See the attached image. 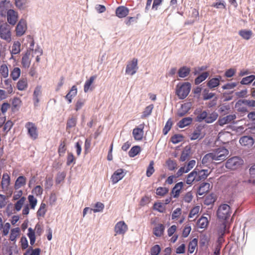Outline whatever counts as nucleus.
<instances>
[{
  "label": "nucleus",
  "instance_id": "nucleus-1",
  "mask_svg": "<svg viewBox=\"0 0 255 255\" xmlns=\"http://www.w3.org/2000/svg\"><path fill=\"white\" fill-rule=\"evenodd\" d=\"M211 153L214 161H219L218 163H220L227 159L229 151L224 147H220L214 149Z\"/></svg>",
  "mask_w": 255,
  "mask_h": 255
},
{
  "label": "nucleus",
  "instance_id": "nucleus-2",
  "mask_svg": "<svg viewBox=\"0 0 255 255\" xmlns=\"http://www.w3.org/2000/svg\"><path fill=\"white\" fill-rule=\"evenodd\" d=\"M191 88L189 82H185L179 86L178 85L176 88V94L180 99H184L189 94Z\"/></svg>",
  "mask_w": 255,
  "mask_h": 255
},
{
  "label": "nucleus",
  "instance_id": "nucleus-3",
  "mask_svg": "<svg viewBox=\"0 0 255 255\" xmlns=\"http://www.w3.org/2000/svg\"><path fill=\"white\" fill-rule=\"evenodd\" d=\"M27 134L32 140H36L38 137V129L37 126L34 123L28 122L25 125Z\"/></svg>",
  "mask_w": 255,
  "mask_h": 255
},
{
  "label": "nucleus",
  "instance_id": "nucleus-4",
  "mask_svg": "<svg viewBox=\"0 0 255 255\" xmlns=\"http://www.w3.org/2000/svg\"><path fill=\"white\" fill-rule=\"evenodd\" d=\"M231 214L230 206L223 204L219 206L217 211V216L221 220H225L228 219Z\"/></svg>",
  "mask_w": 255,
  "mask_h": 255
},
{
  "label": "nucleus",
  "instance_id": "nucleus-5",
  "mask_svg": "<svg viewBox=\"0 0 255 255\" xmlns=\"http://www.w3.org/2000/svg\"><path fill=\"white\" fill-rule=\"evenodd\" d=\"M0 37L8 42L11 40L10 27L6 22L0 25Z\"/></svg>",
  "mask_w": 255,
  "mask_h": 255
},
{
  "label": "nucleus",
  "instance_id": "nucleus-6",
  "mask_svg": "<svg viewBox=\"0 0 255 255\" xmlns=\"http://www.w3.org/2000/svg\"><path fill=\"white\" fill-rule=\"evenodd\" d=\"M243 163V160L238 156L229 158L226 163L227 168L234 170L239 167Z\"/></svg>",
  "mask_w": 255,
  "mask_h": 255
},
{
  "label": "nucleus",
  "instance_id": "nucleus-7",
  "mask_svg": "<svg viewBox=\"0 0 255 255\" xmlns=\"http://www.w3.org/2000/svg\"><path fill=\"white\" fill-rule=\"evenodd\" d=\"M204 126L199 125L197 126L193 131L190 135V138L191 140L197 139H202L204 137L205 133L203 132Z\"/></svg>",
  "mask_w": 255,
  "mask_h": 255
},
{
  "label": "nucleus",
  "instance_id": "nucleus-8",
  "mask_svg": "<svg viewBox=\"0 0 255 255\" xmlns=\"http://www.w3.org/2000/svg\"><path fill=\"white\" fill-rule=\"evenodd\" d=\"M144 127L145 124L142 123L133 129L132 134L135 140L141 141L142 140L144 136Z\"/></svg>",
  "mask_w": 255,
  "mask_h": 255
},
{
  "label": "nucleus",
  "instance_id": "nucleus-9",
  "mask_svg": "<svg viewBox=\"0 0 255 255\" xmlns=\"http://www.w3.org/2000/svg\"><path fill=\"white\" fill-rule=\"evenodd\" d=\"M27 29L26 22L24 19H21L16 26V35L17 36H21L24 34Z\"/></svg>",
  "mask_w": 255,
  "mask_h": 255
},
{
  "label": "nucleus",
  "instance_id": "nucleus-10",
  "mask_svg": "<svg viewBox=\"0 0 255 255\" xmlns=\"http://www.w3.org/2000/svg\"><path fill=\"white\" fill-rule=\"evenodd\" d=\"M7 20L9 24L14 25L16 24L18 19V13L12 9H9L7 11Z\"/></svg>",
  "mask_w": 255,
  "mask_h": 255
},
{
  "label": "nucleus",
  "instance_id": "nucleus-11",
  "mask_svg": "<svg viewBox=\"0 0 255 255\" xmlns=\"http://www.w3.org/2000/svg\"><path fill=\"white\" fill-rule=\"evenodd\" d=\"M128 230V227L127 224L124 221H120L118 222L114 228L115 232H116L115 236L117 234L124 235Z\"/></svg>",
  "mask_w": 255,
  "mask_h": 255
},
{
  "label": "nucleus",
  "instance_id": "nucleus-12",
  "mask_svg": "<svg viewBox=\"0 0 255 255\" xmlns=\"http://www.w3.org/2000/svg\"><path fill=\"white\" fill-rule=\"evenodd\" d=\"M237 117L235 114L229 115L224 117H220L217 123L221 126L234 122Z\"/></svg>",
  "mask_w": 255,
  "mask_h": 255
},
{
  "label": "nucleus",
  "instance_id": "nucleus-13",
  "mask_svg": "<svg viewBox=\"0 0 255 255\" xmlns=\"http://www.w3.org/2000/svg\"><path fill=\"white\" fill-rule=\"evenodd\" d=\"M124 169L120 168L117 170L112 175L111 180L113 184H116L125 176Z\"/></svg>",
  "mask_w": 255,
  "mask_h": 255
},
{
  "label": "nucleus",
  "instance_id": "nucleus-14",
  "mask_svg": "<svg viewBox=\"0 0 255 255\" xmlns=\"http://www.w3.org/2000/svg\"><path fill=\"white\" fill-rule=\"evenodd\" d=\"M239 141L242 146L248 147H252L255 142L254 138L252 136L248 135H245L241 137Z\"/></svg>",
  "mask_w": 255,
  "mask_h": 255
},
{
  "label": "nucleus",
  "instance_id": "nucleus-15",
  "mask_svg": "<svg viewBox=\"0 0 255 255\" xmlns=\"http://www.w3.org/2000/svg\"><path fill=\"white\" fill-rule=\"evenodd\" d=\"M191 104L190 103H186L182 104L181 108L178 110L177 115L179 117L184 116L188 113L191 109Z\"/></svg>",
  "mask_w": 255,
  "mask_h": 255
},
{
  "label": "nucleus",
  "instance_id": "nucleus-16",
  "mask_svg": "<svg viewBox=\"0 0 255 255\" xmlns=\"http://www.w3.org/2000/svg\"><path fill=\"white\" fill-rule=\"evenodd\" d=\"M128 8L124 6H119L116 10V14L119 18L125 17L128 14Z\"/></svg>",
  "mask_w": 255,
  "mask_h": 255
},
{
  "label": "nucleus",
  "instance_id": "nucleus-17",
  "mask_svg": "<svg viewBox=\"0 0 255 255\" xmlns=\"http://www.w3.org/2000/svg\"><path fill=\"white\" fill-rule=\"evenodd\" d=\"M183 186L184 183L183 182H179L175 185L171 190V194L174 198H177L179 196Z\"/></svg>",
  "mask_w": 255,
  "mask_h": 255
},
{
  "label": "nucleus",
  "instance_id": "nucleus-18",
  "mask_svg": "<svg viewBox=\"0 0 255 255\" xmlns=\"http://www.w3.org/2000/svg\"><path fill=\"white\" fill-rule=\"evenodd\" d=\"M26 178L24 176H19L15 180L14 188L15 189H18L25 185Z\"/></svg>",
  "mask_w": 255,
  "mask_h": 255
},
{
  "label": "nucleus",
  "instance_id": "nucleus-19",
  "mask_svg": "<svg viewBox=\"0 0 255 255\" xmlns=\"http://www.w3.org/2000/svg\"><path fill=\"white\" fill-rule=\"evenodd\" d=\"M96 78L97 76L94 75L90 77V79L86 81L84 86V91L85 92L87 93L89 90L92 91L93 90V88L91 86Z\"/></svg>",
  "mask_w": 255,
  "mask_h": 255
},
{
  "label": "nucleus",
  "instance_id": "nucleus-20",
  "mask_svg": "<svg viewBox=\"0 0 255 255\" xmlns=\"http://www.w3.org/2000/svg\"><path fill=\"white\" fill-rule=\"evenodd\" d=\"M41 95V86H37L33 92V102L35 106H37L39 102V97Z\"/></svg>",
  "mask_w": 255,
  "mask_h": 255
},
{
  "label": "nucleus",
  "instance_id": "nucleus-21",
  "mask_svg": "<svg viewBox=\"0 0 255 255\" xmlns=\"http://www.w3.org/2000/svg\"><path fill=\"white\" fill-rule=\"evenodd\" d=\"M164 230H165V227L163 224H158L153 229V234L155 236L160 237L163 234Z\"/></svg>",
  "mask_w": 255,
  "mask_h": 255
},
{
  "label": "nucleus",
  "instance_id": "nucleus-22",
  "mask_svg": "<svg viewBox=\"0 0 255 255\" xmlns=\"http://www.w3.org/2000/svg\"><path fill=\"white\" fill-rule=\"evenodd\" d=\"M193 122V119L191 117L183 118L177 124V126L180 128H183L190 125Z\"/></svg>",
  "mask_w": 255,
  "mask_h": 255
},
{
  "label": "nucleus",
  "instance_id": "nucleus-23",
  "mask_svg": "<svg viewBox=\"0 0 255 255\" xmlns=\"http://www.w3.org/2000/svg\"><path fill=\"white\" fill-rule=\"evenodd\" d=\"M210 184L209 183H202L198 190L199 195H202L208 192L210 190Z\"/></svg>",
  "mask_w": 255,
  "mask_h": 255
},
{
  "label": "nucleus",
  "instance_id": "nucleus-24",
  "mask_svg": "<svg viewBox=\"0 0 255 255\" xmlns=\"http://www.w3.org/2000/svg\"><path fill=\"white\" fill-rule=\"evenodd\" d=\"M20 230L18 227L12 229L10 231L9 240L15 242L16 238L19 236Z\"/></svg>",
  "mask_w": 255,
  "mask_h": 255
},
{
  "label": "nucleus",
  "instance_id": "nucleus-25",
  "mask_svg": "<svg viewBox=\"0 0 255 255\" xmlns=\"http://www.w3.org/2000/svg\"><path fill=\"white\" fill-rule=\"evenodd\" d=\"M218 115L216 112H212L211 113L207 112V115L206 116V118L204 120V121L206 123H212L215 121L218 118Z\"/></svg>",
  "mask_w": 255,
  "mask_h": 255
},
{
  "label": "nucleus",
  "instance_id": "nucleus-26",
  "mask_svg": "<svg viewBox=\"0 0 255 255\" xmlns=\"http://www.w3.org/2000/svg\"><path fill=\"white\" fill-rule=\"evenodd\" d=\"M195 181H197L196 168L187 175L186 183L188 185H192Z\"/></svg>",
  "mask_w": 255,
  "mask_h": 255
},
{
  "label": "nucleus",
  "instance_id": "nucleus-27",
  "mask_svg": "<svg viewBox=\"0 0 255 255\" xmlns=\"http://www.w3.org/2000/svg\"><path fill=\"white\" fill-rule=\"evenodd\" d=\"M77 89L76 86H73L70 91L65 96V98L67 100H68L69 103H71L72 98L77 95Z\"/></svg>",
  "mask_w": 255,
  "mask_h": 255
},
{
  "label": "nucleus",
  "instance_id": "nucleus-28",
  "mask_svg": "<svg viewBox=\"0 0 255 255\" xmlns=\"http://www.w3.org/2000/svg\"><path fill=\"white\" fill-rule=\"evenodd\" d=\"M10 177L7 173H4L2 175L1 186L2 189L6 188L10 183Z\"/></svg>",
  "mask_w": 255,
  "mask_h": 255
},
{
  "label": "nucleus",
  "instance_id": "nucleus-29",
  "mask_svg": "<svg viewBox=\"0 0 255 255\" xmlns=\"http://www.w3.org/2000/svg\"><path fill=\"white\" fill-rule=\"evenodd\" d=\"M196 169L197 181L205 179L207 177L209 174L208 170H201L198 171Z\"/></svg>",
  "mask_w": 255,
  "mask_h": 255
},
{
  "label": "nucleus",
  "instance_id": "nucleus-30",
  "mask_svg": "<svg viewBox=\"0 0 255 255\" xmlns=\"http://www.w3.org/2000/svg\"><path fill=\"white\" fill-rule=\"evenodd\" d=\"M239 34L244 39L249 40L253 34L251 30L242 29L239 31Z\"/></svg>",
  "mask_w": 255,
  "mask_h": 255
},
{
  "label": "nucleus",
  "instance_id": "nucleus-31",
  "mask_svg": "<svg viewBox=\"0 0 255 255\" xmlns=\"http://www.w3.org/2000/svg\"><path fill=\"white\" fill-rule=\"evenodd\" d=\"M153 108L154 106L153 104H151L147 106L142 112V115L141 116V118L143 119L149 117L151 115Z\"/></svg>",
  "mask_w": 255,
  "mask_h": 255
},
{
  "label": "nucleus",
  "instance_id": "nucleus-32",
  "mask_svg": "<svg viewBox=\"0 0 255 255\" xmlns=\"http://www.w3.org/2000/svg\"><path fill=\"white\" fill-rule=\"evenodd\" d=\"M247 106L244 105L243 103V100H239L235 105V107L237 108L239 112L241 113H247L248 112Z\"/></svg>",
  "mask_w": 255,
  "mask_h": 255
},
{
  "label": "nucleus",
  "instance_id": "nucleus-33",
  "mask_svg": "<svg viewBox=\"0 0 255 255\" xmlns=\"http://www.w3.org/2000/svg\"><path fill=\"white\" fill-rule=\"evenodd\" d=\"M221 79V77L218 78H214L210 80L208 83L207 86L210 88L212 89L219 86L220 84V80Z\"/></svg>",
  "mask_w": 255,
  "mask_h": 255
},
{
  "label": "nucleus",
  "instance_id": "nucleus-34",
  "mask_svg": "<svg viewBox=\"0 0 255 255\" xmlns=\"http://www.w3.org/2000/svg\"><path fill=\"white\" fill-rule=\"evenodd\" d=\"M77 123V118L75 117H71L69 118L66 124V130H68V129L74 128L76 126Z\"/></svg>",
  "mask_w": 255,
  "mask_h": 255
},
{
  "label": "nucleus",
  "instance_id": "nucleus-35",
  "mask_svg": "<svg viewBox=\"0 0 255 255\" xmlns=\"http://www.w3.org/2000/svg\"><path fill=\"white\" fill-rule=\"evenodd\" d=\"M46 211V205L45 203L42 202L37 212V216L38 217H44Z\"/></svg>",
  "mask_w": 255,
  "mask_h": 255
},
{
  "label": "nucleus",
  "instance_id": "nucleus-36",
  "mask_svg": "<svg viewBox=\"0 0 255 255\" xmlns=\"http://www.w3.org/2000/svg\"><path fill=\"white\" fill-rule=\"evenodd\" d=\"M209 73L208 72H203L201 74L199 75L195 79V84L198 85L201 83L202 82L204 81L206 78L209 76Z\"/></svg>",
  "mask_w": 255,
  "mask_h": 255
},
{
  "label": "nucleus",
  "instance_id": "nucleus-37",
  "mask_svg": "<svg viewBox=\"0 0 255 255\" xmlns=\"http://www.w3.org/2000/svg\"><path fill=\"white\" fill-rule=\"evenodd\" d=\"M208 224V220L207 218L205 217H201L197 222V225L198 228L203 229L207 227Z\"/></svg>",
  "mask_w": 255,
  "mask_h": 255
},
{
  "label": "nucleus",
  "instance_id": "nucleus-38",
  "mask_svg": "<svg viewBox=\"0 0 255 255\" xmlns=\"http://www.w3.org/2000/svg\"><path fill=\"white\" fill-rule=\"evenodd\" d=\"M166 165L167 168L170 170L173 171L177 168V164L175 160L168 159L166 161Z\"/></svg>",
  "mask_w": 255,
  "mask_h": 255
},
{
  "label": "nucleus",
  "instance_id": "nucleus-39",
  "mask_svg": "<svg viewBox=\"0 0 255 255\" xmlns=\"http://www.w3.org/2000/svg\"><path fill=\"white\" fill-rule=\"evenodd\" d=\"M197 244H198V240L197 239H193L192 241H191L188 245V252L190 254H192L195 249L197 247Z\"/></svg>",
  "mask_w": 255,
  "mask_h": 255
},
{
  "label": "nucleus",
  "instance_id": "nucleus-40",
  "mask_svg": "<svg viewBox=\"0 0 255 255\" xmlns=\"http://www.w3.org/2000/svg\"><path fill=\"white\" fill-rule=\"evenodd\" d=\"M20 43L19 42L15 41L14 42L12 46H11V49L10 50L11 56H12L13 54H16L20 52Z\"/></svg>",
  "mask_w": 255,
  "mask_h": 255
},
{
  "label": "nucleus",
  "instance_id": "nucleus-41",
  "mask_svg": "<svg viewBox=\"0 0 255 255\" xmlns=\"http://www.w3.org/2000/svg\"><path fill=\"white\" fill-rule=\"evenodd\" d=\"M141 151V148L139 146H133L129 151L128 155L130 157H133L137 155Z\"/></svg>",
  "mask_w": 255,
  "mask_h": 255
},
{
  "label": "nucleus",
  "instance_id": "nucleus-42",
  "mask_svg": "<svg viewBox=\"0 0 255 255\" xmlns=\"http://www.w3.org/2000/svg\"><path fill=\"white\" fill-rule=\"evenodd\" d=\"M5 2L6 0L0 1V16L2 17L5 16L8 10L5 6Z\"/></svg>",
  "mask_w": 255,
  "mask_h": 255
},
{
  "label": "nucleus",
  "instance_id": "nucleus-43",
  "mask_svg": "<svg viewBox=\"0 0 255 255\" xmlns=\"http://www.w3.org/2000/svg\"><path fill=\"white\" fill-rule=\"evenodd\" d=\"M190 71V68L183 66L179 70L178 75L180 77L184 78L188 75Z\"/></svg>",
  "mask_w": 255,
  "mask_h": 255
},
{
  "label": "nucleus",
  "instance_id": "nucleus-44",
  "mask_svg": "<svg viewBox=\"0 0 255 255\" xmlns=\"http://www.w3.org/2000/svg\"><path fill=\"white\" fill-rule=\"evenodd\" d=\"M213 156L211 152L206 154L202 158V163L204 164L208 165L209 163L214 161Z\"/></svg>",
  "mask_w": 255,
  "mask_h": 255
},
{
  "label": "nucleus",
  "instance_id": "nucleus-45",
  "mask_svg": "<svg viewBox=\"0 0 255 255\" xmlns=\"http://www.w3.org/2000/svg\"><path fill=\"white\" fill-rule=\"evenodd\" d=\"M27 87V82L26 79H21L17 83V88L19 90H24Z\"/></svg>",
  "mask_w": 255,
  "mask_h": 255
},
{
  "label": "nucleus",
  "instance_id": "nucleus-46",
  "mask_svg": "<svg viewBox=\"0 0 255 255\" xmlns=\"http://www.w3.org/2000/svg\"><path fill=\"white\" fill-rule=\"evenodd\" d=\"M26 200L25 197H21L14 204V209L16 211H19L21 210L22 206L23 205L25 201Z\"/></svg>",
  "mask_w": 255,
  "mask_h": 255
},
{
  "label": "nucleus",
  "instance_id": "nucleus-47",
  "mask_svg": "<svg viewBox=\"0 0 255 255\" xmlns=\"http://www.w3.org/2000/svg\"><path fill=\"white\" fill-rule=\"evenodd\" d=\"M137 65H127L126 72L127 74L132 75L136 71Z\"/></svg>",
  "mask_w": 255,
  "mask_h": 255
},
{
  "label": "nucleus",
  "instance_id": "nucleus-48",
  "mask_svg": "<svg viewBox=\"0 0 255 255\" xmlns=\"http://www.w3.org/2000/svg\"><path fill=\"white\" fill-rule=\"evenodd\" d=\"M154 161L153 160H151L147 168L146 172V175L147 177H150L152 174L154 172Z\"/></svg>",
  "mask_w": 255,
  "mask_h": 255
},
{
  "label": "nucleus",
  "instance_id": "nucleus-49",
  "mask_svg": "<svg viewBox=\"0 0 255 255\" xmlns=\"http://www.w3.org/2000/svg\"><path fill=\"white\" fill-rule=\"evenodd\" d=\"M28 231L27 235L30 240V244L33 245L35 241V232L31 228H29Z\"/></svg>",
  "mask_w": 255,
  "mask_h": 255
},
{
  "label": "nucleus",
  "instance_id": "nucleus-50",
  "mask_svg": "<svg viewBox=\"0 0 255 255\" xmlns=\"http://www.w3.org/2000/svg\"><path fill=\"white\" fill-rule=\"evenodd\" d=\"M28 200L29 202V205L32 209H34L36 206L37 200V199L31 195L28 196Z\"/></svg>",
  "mask_w": 255,
  "mask_h": 255
},
{
  "label": "nucleus",
  "instance_id": "nucleus-51",
  "mask_svg": "<svg viewBox=\"0 0 255 255\" xmlns=\"http://www.w3.org/2000/svg\"><path fill=\"white\" fill-rule=\"evenodd\" d=\"M21 101L20 99L18 98H14L12 101L11 105H12V110L14 111L17 108L19 107L21 105Z\"/></svg>",
  "mask_w": 255,
  "mask_h": 255
},
{
  "label": "nucleus",
  "instance_id": "nucleus-52",
  "mask_svg": "<svg viewBox=\"0 0 255 255\" xmlns=\"http://www.w3.org/2000/svg\"><path fill=\"white\" fill-rule=\"evenodd\" d=\"M20 75V70L18 68L13 69L11 73L10 76L13 80H17Z\"/></svg>",
  "mask_w": 255,
  "mask_h": 255
},
{
  "label": "nucleus",
  "instance_id": "nucleus-53",
  "mask_svg": "<svg viewBox=\"0 0 255 255\" xmlns=\"http://www.w3.org/2000/svg\"><path fill=\"white\" fill-rule=\"evenodd\" d=\"M213 7H216V8H225L226 3L224 0H216V2L212 4Z\"/></svg>",
  "mask_w": 255,
  "mask_h": 255
},
{
  "label": "nucleus",
  "instance_id": "nucleus-54",
  "mask_svg": "<svg viewBox=\"0 0 255 255\" xmlns=\"http://www.w3.org/2000/svg\"><path fill=\"white\" fill-rule=\"evenodd\" d=\"M255 76L254 75H250L246 77L243 78L241 81V83L243 85H247L251 83L255 79Z\"/></svg>",
  "mask_w": 255,
  "mask_h": 255
},
{
  "label": "nucleus",
  "instance_id": "nucleus-55",
  "mask_svg": "<svg viewBox=\"0 0 255 255\" xmlns=\"http://www.w3.org/2000/svg\"><path fill=\"white\" fill-rule=\"evenodd\" d=\"M172 122L171 120V119H169L167 121V122L163 129V133L165 135L168 132V131L170 130L171 127H172Z\"/></svg>",
  "mask_w": 255,
  "mask_h": 255
},
{
  "label": "nucleus",
  "instance_id": "nucleus-56",
  "mask_svg": "<svg viewBox=\"0 0 255 255\" xmlns=\"http://www.w3.org/2000/svg\"><path fill=\"white\" fill-rule=\"evenodd\" d=\"M168 192V189L165 187H159L157 188L156 194L160 196H163Z\"/></svg>",
  "mask_w": 255,
  "mask_h": 255
},
{
  "label": "nucleus",
  "instance_id": "nucleus-57",
  "mask_svg": "<svg viewBox=\"0 0 255 255\" xmlns=\"http://www.w3.org/2000/svg\"><path fill=\"white\" fill-rule=\"evenodd\" d=\"M95 209H91L94 213L102 212L104 208V205L101 202H97L95 205Z\"/></svg>",
  "mask_w": 255,
  "mask_h": 255
},
{
  "label": "nucleus",
  "instance_id": "nucleus-58",
  "mask_svg": "<svg viewBox=\"0 0 255 255\" xmlns=\"http://www.w3.org/2000/svg\"><path fill=\"white\" fill-rule=\"evenodd\" d=\"M0 73L4 78H6L8 75V69L6 65H1L0 68Z\"/></svg>",
  "mask_w": 255,
  "mask_h": 255
},
{
  "label": "nucleus",
  "instance_id": "nucleus-59",
  "mask_svg": "<svg viewBox=\"0 0 255 255\" xmlns=\"http://www.w3.org/2000/svg\"><path fill=\"white\" fill-rule=\"evenodd\" d=\"M190 154V150L189 149H185L181 153L180 160L181 161H185L189 158Z\"/></svg>",
  "mask_w": 255,
  "mask_h": 255
},
{
  "label": "nucleus",
  "instance_id": "nucleus-60",
  "mask_svg": "<svg viewBox=\"0 0 255 255\" xmlns=\"http://www.w3.org/2000/svg\"><path fill=\"white\" fill-rule=\"evenodd\" d=\"M200 211V207L197 206L193 208L189 213V218H192L197 215Z\"/></svg>",
  "mask_w": 255,
  "mask_h": 255
},
{
  "label": "nucleus",
  "instance_id": "nucleus-61",
  "mask_svg": "<svg viewBox=\"0 0 255 255\" xmlns=\"http://www.w3.org/2000/svg\"><path fill=\"white\" fill-rule=\"evenodd\" d=\"M207 115V112L204 111L201 112L196 118V121L198 122H201L204 121L206 116Z\"/></svg>",
  "mask_w": 255,
  "mask_h": 255
},
{
  "label": "nucleus",
  "instance_id": "nucleus-62",
  "mask_svg": "<svg viewBox=\"0 0 255 255\" xmlns=\"http://www.w3.org/2000/svg\"><path fill=\"white\" fill-rule=\"evenodd\" d=\"M10 229V225L9 223H5L2 227V236H6L8 235L9 230Z\"/></svg>",
  "mask_w": 255,
  "mask_h": 255
},
{
  "label": "nucleus",
  "instance_id": "nucleus-63",
  "mask_svg": "<svg viewBox=\"0 0 255 255\" xmlns=\"http://www.w3.org/2000/svg\"><path fill=\"white\" fill-rule=\"evenodd\" d=\"M230 110V107L229 105H222L219 108V111L220 113L226 115L229 113Z\"/></svg>",
  "mask_w": 255,
  "mask_h": 255
},
{
  "label": "nucleus",
  "instance_id": "nucleus-64",
  "mask_svg": "<svg viewBox=\"0 0 255 255\" xmlns=\"http://www.w3.org/2000/svg\"><path fill=\"white\" fill-rule=\"evenodd\" d=\"M161 251L159 245H156L152 247L150 250L151 255H158Z\"/></svg>",
  "mask_w": 255,
  "mask_h": 255
}]
</instances>
